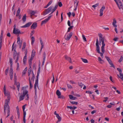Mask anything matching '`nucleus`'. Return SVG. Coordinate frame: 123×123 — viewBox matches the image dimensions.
Here are the masks:
<instances>
[{
    "label": "nucleus",
    "instance_id": "nucleus-8",
    "mask_svg": "<svg viewBox=\"0 0 123 123\" xmlns=\"http://www.w3.org/2000/svg\"><path fill=\"white\" fill-rule=\"evenodd\" d=\"M98 38L96 40V50L98 53H100L99 46L98 44Z\"/></svg>",
    "mask_w": 123,
    "mask_h": 123
},
{
    "label": "nucleus",
    "instance_id": "nucleus-12",
    "mask_svg": "<svg viewBox=\"0 0 123 123\" xmlns=\"http://www.w3.org/2000/svg\"><path fill=\"white\" fill-rule=\"evenodd\" d=\"M108 62L110 65L111 67H113L114 69L115 68V66L113 63L112 62L109 57H108Z\"/></svg>",
    "mask_w": 123,
    "mask_h": 123
},
{
    "label": "nucleus",
    "instance_id": "nucleus-49",
    "mask_svg": "<svg viewBox=\"0 0 123 123\" xmlns=\"http://www.w3.org/2000/svg\"><path fill=\"white\" fill-rule=\"evenodd\" d=\"M123 57L122 56H121V57L120 59L119 60H118V62H121L123 60Z\"/></svg>",
    "mask_w": 123,
    "mask_h": 123
},
{
    "label": "nucleus",
    "instance_id": "nucleus-36",
    "mask_svg": "<svg viewBox=\"0 0 123 123\" xmlns=\"http://www.w3.org/2000/svg\"><path fill=\"white\" fill-rule=\"evenodd\" d=\"M81 59L82 60V61L84 62L85 63H88V61L87 59H84L82 58H81Z\"/></svg>",
    "mask_w": 123,
    "mask_h": 123
},
{
    "label": "nucleus",
    "instance_id": "nucleus-28",
    "mask_svg": "<svg viewBox=\"0 0 123 123\" xmlns=\"http://www.w3.org/2000/svg\"><path fill=\"white\" fill-rule=\"evenodd\" d=\"M56 94L57 95L58 98L61 95V93L59 90H57L56 92Z\"/></svg>",
    "mask_w": 123,
    "mask_h": 123
},
{
    "label": "nucleus",
    "instance_id": "nucleus-53",
    "mask_svg": "<svg viewBox=\"0 0 123 123\" xmlns=\"http://www.w3.org/2000/svg\"><path fill=\"white\" fill-rule=\"evenodd\" d=\"M17 114L18 116V117H19L20 116V113H19V109H17Z\"/></svg>",
    "mask_w": 123,
    "mask_h": 123
},
{
    "label": "nucleus",
    "instance_id": "nucleus-13",
    "mask_svg": "<svg viewBox=\"0 0 123 123\" xmlns=\"http://www.w3.org/2000/svg\"><path fill=\"white\" fill-rule=\"evenodd\" d=\"M105 9V7L104 6H103L100 9V15L99 16H102L103 14V10Z\"/></svg>",
    "mask_w": 123,
    "mask_h": 123
},
{
    "label": "nucleus",
    "instance_id": "nucleus-30",
    "mask_svg": "<svg viewBox=\"0 0 123 123\" xmlns=\"http://www.w3.org/2000/svg\"><path fill=\"white\" fill-rule=\"evenodd\" d=\"M26 19V15L25 14L22 18V20L23 22H25Z\"/></svg>",
    "mask_w": 123,
    "mask_h": 123
},
{
    "label": "nucleus",
    "instance_id": "nucleus-61",
    "mask_svg": "<svg viewBox=\"0 0 123 123\" xmlns=\"http://www.w3.org/2000/svg\"><path fill=\"white\" fill-rule=\"evenodd\" d=\"M26 95V97H27V98H26L25 100H28L29 99V95L28 94V93Z\"/></svg>",
    "mask_w": 123,
    "mask_h": 123
},
{
    "label": "nucleus",
    "instance_id": "nucleus-5",
    "mask_svg": "<svg viewBox=\"0 0 123 123\" xmlns=\"http://www.w3.org/2000/svg\"><path fill=\"white\" fill-rule=\"evenodd\" d=\"M22 90H23V95H21L19 97V101H20L23 100L25 96L28 93V91L26 90L25 88V87H23L22 88Z\"/></svg>",
    "mask_w": 123,
    "mask_h": 123
},
{
    "label": "nucleus",
    "instance_id": "nucleus-39",
    "mask_svg": "<svg viewBox=\"0 0 123 123\" xmlns=\"http://www.w3.org/2000/svg\"><path fill=\"white\" fill-rule=\"evenodd\" d=\"M14 82L15 84L17 83V76L16 74L14 75Z\"/></svg>",
    "mask_w": 123,
    "mask_h": 123
},
{
    "label": "nucleus",
    "instance_id": "nucleus-26",
    "mask_svg": "<svg viewBox=\"0 0 123 123\" xmlns=\"http://www.w3.org/2000/svg\"><path fill=\"white\" fill-rule=\"evenodd\" d=\"M48 21V20H47L46 18L45 19L42 21L41 24V25H42L43 24L46 23Z\"/></svg>",
    "mask_w": 123,
    "mask_h": 123
},
{
    "label": "nucleus",
    "instance_id": "nucleus-40",
    "mask_svg": "<svg viewBox=\"0 0 123 123\" xmlns=\"http://www.w3.org/2000/svg\"><path fill=\"white\" fill-rule=\"evenodd\" d=\"M27 70V67H26L25 69L22 72L23 75H25L26 73Z\"/></svg>",
    "mask_w": 123,
    "mask_h": 123
},
{
    "label": "nucleus",
    "instance_id": "nucleus-38",
    "mask_svg": "<svg viewBox=\"0 0 123 123\" xmlns=\"http://www.w3.org/2000/svg\"><path fill=\"white\" fill-rule=\"evenodd\" d=\"M16 85L17 87V90L18 91H19V87L20 86L19 83L18 82L17 83H16Z\"/></svg>",
    "mask_w": 123,
    "mask_h": 123
},
{
    "label": "nucleus",
    "instance_id": "nucleus-9",
    "mask_svg": "<svg viewBox=\"0 0 123 123\" xmlns=\"http://www.w3.org/2000/svg\"><path fill=\"white\" fill-rule=\"evenodd\" d=\"M13 33L15 34H22L23 33V32L21 33L20 30L18 29H15L13 30Z\"/></svg>",
    "mask_w": 123,
    "mask_h": 123
},
{
    "label": "nucleus",
    "instance_id": "nucleus-34",
    "mask_svg": "<svg viewBox=\"0 0 123 123\" xmlns=\"http://www.w3.org/2000/svg\"><path fill=\"white\" fill-rule=\"evenodd\" d=\"M32 76L31 78V80H32L33 81H34V79L35 75L33 72L32 71Z\"/></svg>",
    "mask_w": 123,
    "mask_h": 123
},
{
    "label": "nucleus",
    "instance_id": "nucleus-43",
    "mask_svg": "<svg viewBox=\"0 0 123 123\" xmlns=\"http://www.w3.org/2000/svg\"><path fill=\"white\" fill-rule=\"evenodd\" d=\"M24 113V116L23 120H25V116L26 115V112L25 111H23Z\"/></svg>",
    "mask_w": 123,
    "mask_h": 123
},
{
    "label": "nucleus",
    "instance_id": "nucleus-1",
    "mask_svg": "<svg viewBox=\"0 0 123 123\" xmlns=\"http://www.w3.org/2000/svg\"><path fill=\"white\" fill-rule=\"evenodd\" d=\"M58 5L59 7H61L62 6V4L61 2H59L57 4L55 5L54 8L53 9H52V6H50L48 9L45 10V11L43 12V15H45L51 12L49 15L52 13L57 9L58 7Z\"/></svg>",
    "mask_w": 123,
    "mask_h": 123
},
{
    "label": "nucleus",
    "instance_id": "nucleus-55",
    "mask_svg": "<svg viewBox=\"0 0 123 123\" xmlns=\"http://www.w3.org/2000/svg\"><path fill=\"white\" fill-rule=\"evenodd\" d=\"M29 66H30V68H31V65H32V61H29Z\"/></svg>",
    "mask_w": 123,
    "mask_h": 123
},
{
    "label": "nucleus",
    "instance_id": "nucleus-50",
    "mask_svg": "<svg viewBox=\"0 0 123 123\" xmlns=\"http://www.w3.org/2000/svg\"><path fill=\"white\" fill-rule=\"evenodd\" d=\"M26 46V43L25 42H24L23 44V46L22 48V49H24Z\"/></svg>",
    "mask_w": 123,
    "mask_h": 123
},
{
    "label": "nucleus",
    "instance_id": "nucleus-7",
    "mask_svg": "<svg viewBox=\"0 0 123 123\" xmlns=\"http://www.w3.org/2000/svg\"><path fill=\"white\" fill-rule=\"evenodd\" d=\"M116 3L118 7L120 9L121 8L120 6H122V3L120 0H114Z\"/></svg>",
    "mask_w": 123,
    "mask_h": 123
},
{
    "label": "nucleus",
    "instance_id": "nucleus-27",
    "mask_svg": "<svg viewBox=\"0 0 123 123\" xmlns=\"http://www.w3.org/2000/svg\"><path fill=\"white\" fill-rule=\"evenodd\" d=\"M29 83H30V88L31 89L33 86L32 85V84L31 83V77L30 76L29 77Z\"/></svg>",
    "mask_w": 123,
    "mask_h": 123
},
{
    "label": "nucleus",
    "instance_id": "nucleus-62",
    "mask_svg": "<svg viewBox=\"0 0 123 123\" xmlns=\"http://www.w3.org/2000/svg\"><path fill=\"white\" fill-rule=\"evenodd\" d=\"M96 110H94L91 112V113L92 114H93L96 112Z\"/></svg>",
    "mask_w": 123,
    "mask_h": 123
},
{
    "label": "nucleus",
    "instance_id": "nucleus-59",
    "mask_svg": "<svg viewBox=\"0 0 123 123\" xmlns=\"http://www.w3.org/2000/svg\"><path fill=\"white\" fill-rule=\"evenodd\" d=\"M9 69V68H8L7 69H6L5 71V74L6 75H7Z\"/></svg>",
    "mask_w": 123,
    "mask_h": 123
},
{
    "label": "nucleus",
    "instance_id": "nucleus-20",
    "mask_svg": "<svg viewBox=\"0 0 123 123\" xmlns=\"http://www.w3.org/2000/svg\"><path fill=\"white\" fill-rule=\"evenodd\" d=\"M113 20V22L112 23V25L114 27H117V25L115 24L117 22L116 21L115 18Z\"/></svg>",
    "mask_w": 123,
    "mask_h": 123
},
{
    "label": "nucleus",
    "instance_id": "nucleus-10",
    "mask_svg": "<svg viewBox=\"0 0 123 123\" xmlns=\"http://www.w3.org/2000/svg\"><path fill=\"white\" fill-rule=\"evenodd\" d=\"M4 92L5 96H9L10 94V92H7L6 90V87L5 85L4 87Z\"/></svg>",
    "mask_w": 123,
    "mask_h": 123
},
{
    "label": "nucleus",
    "instance_id": "nucleus-6",
    "mask_svg": "<svg viewBox=\"0 0 123 123\" xmlns=\"http://www.w3.org/2000/svg\"><path fill=\"white\" fill-rule=\"evenodd\" d=\"M67 33V32L66 33V34L64 36V38L66 40L68 41L69 40L71 37H72L73 34V33L72 32H71L69 34V35H67V37H66V35Z\"/></svg>",
    "mask_w": 123,
    "mask_h": 123
},
{
    "label": "nucleus",
    "instance_id": "nucleus-16",
    "mask_svg": "<svg viewBox=\"0 0 123 123\" xmlns=\"http://www.w3.org/2000/svg\"><path fill=\"white\" fill-rule=\"evenodd\" d=\"M64 57L66 60L68 61L70 63L72 62L71 59L70 57L67 55H65Z\"/></svg>",
    "mask_w": 123,
    "mask_h": 123
},
{
    "label": "nucleus",
    "instance_id": "nucleus-33",
    "mask_svg": "<svg viewBox=\"0 0 123 123\" xmlns=\"http://www.w3.org/2000/svg\"><path fill=\"white\" fill-rule=\"evenodd\" d=\"M27 56H25L23 59V63L24 64H26V62Z\"/></svg>",
    "mask_w": 123,
    "mask_h": 123
},
{
    "label": "nucleus",
    "instance_id": "nucleus-11",
    "mask_svg": "<svg viewBox=\"0 0 123 123\" xmlns=\"http://www.w3.org/2000/svg\"><path fill=\"white\" fill-rule=\"evenodd\" d=\"M79 1L77 0H75L74 1V7L75 8L74 9V11H76L77 10V7Z\"/></svg>",
    "mask_w": 123,
    "mask_h": 123
},
{
    "label": "nucleus",
    "instance_id": "nucleus-45",
    "mask_svg": "<svg viewBox=\"0 0 123 123\" xmlns=\"http://www.w3.org/2000/svg\"><path fill=\"white\" fill-rule=\"evenodd\" d=\"M73 27H74V26H70V27H69L68 28L67 32H67H69L70 29H72Z\"/></svg>",
    "mask_w": 123,
    "mask_h": 123
},
{
    "label": "nucleus",
    "instance_id": "nucleus-18",
    "mask_svg": "<svg viewBox=\"0 0 123 123\" xmlns=\"http://www.w3.org/2000/svg\"><path fill=\"white\" fill-rule=\"evenodd\" d=\"M36 12L35 11L31 10H30L29 12V13L31 14V16L34 15Z\"/></svg>",
    "mask_w": 123,
    "mask_h": 123
},
{
    "label": "nucleus",
    "instance_id": "nucleus-31",
    "mask_svg": "<svg viewBox=\"0 0 123 123\" xmlns=\"http://www.w3.org/2000/svg\"><path fill=\"white\" fill-rule=\"evenodd\" d=\"M16 56V59L15 60V63H17V62L18 61V60L19 59V54H18Z\"/></svg>",
    "mask_w": 123,
    "mask_h": 123
},
{
    "label": "nucleus",
    "instance_id": "nucleus-17",
    "mask_svg": "<svg viewBox=\"0 0 123 123\" xmlns=\"http://www.w3.org/2000/svg\"><path fill=\"white\" fill-rule=\"evenodd\" d=\"M13 59L14 60H15L16 58V56H17L18 54H19L18 53H17V52L16 50H13Z\"/></svg>",
    "mask_w": 123,
    "mask_h": 123
},
{
    "label": "nucleus",
    "instance_id": "nucleus-58",
    "mask_svg": "<svg viewBox=\"0 0 123 123\" xmlns=\"http://www.w3.org/2000/svg\"><path fill=\"white\" fill-rule=\"evenodd\" d=\"M57 118L58 119V121L59 122H60L61 121V117L59 116L58 117H57Z\"/></svg>",
    "mask_w": 123,
    "mask_h": 123
},
{
    "label": "nucleus",
    "instance_id": "nucleus-35",
    "mask_svg": "<svg viewBox=\"0 0 123 123\" xmlns=\"http://www.w3.org/2000/svg\"><path fill=\"white\" fill-rule=\"evenodd\" d=\"M9 61H10V64H11L10 67H12V64H13L12 59V58H10Z\"/></svg>",
    "mask_w": 123,
    "mask_h": 123
},
{
    "label": "nucleus",
    "instance_id": "nucleus-24",
    "mask_svg": "<svg viewBox=\"0 0 123 123\" xmlns=\"http://www.w3.org/2000/svg\"><path fill=\"white\" fill-rule=\"evenodd\" d=\"M31 44L33 45L35 41V39L34 37H32L31 38Z\"/></svg>",
    "mask_w": 123,
    "mask_h": 123
},
{
    "label": "nucleus",
    "instance_id": "nucleus-52",
    "mask_svg": "<svg viewBox=\"0 0 123 123\" xmlns=\"http://www.w3.org/2000/svg\"><path fill=\"white\" fill-rule=\"evenodd\" d=\"M14 43L12 46V50H16V47H15L14 46Z\"/></svg>",
    "mask_w": 123,
    "mask_h": 123
},
{
    "label": "nucleus",
    "instance_id": "nucleus-54",
    "mask_svg": "<svg viewBox=\"0 0 123 123\" xmlns=\"http://www.w3.org/2000/svg\"><path fill=\"white\" fill-rule=\"evenodd\" d=\"M117 70L119 71V74L121 73L122 72V71L121 69L119 68H117Z\"/></svg>",
    "mask_w": 123,
    "mask_h": 123
},
{
    "label": "nucleus",
    "instance_id": "nucleus-46",
    "mask_svg": "<svg viewBox=\"0 0 123 123\" xmlns=\"http://www.w3.org/2000/svg\"><path fill=\"white\" fill-rule=\"evenodd\" d=\"M70 102L71 104H75L77 105L78 104V103L77 102H75V101H70Z\"/></svg>",
    "mask_w": 123,
    "mask_h": 123
},
{
    "label": "nucleus",
    "instance_id": "nucleus-37",
    "mask_svg": "<svg viewBox=\"0 0 123 123\" xmlns=\"http://www.w3.org/2000/svg\"><path fill=\"white\" fill-rule=\"evenodd\" d=\"M98 61H99L101 63H102L104 62V61L103 60H102L101 58L100 57H98Z\"/></svg>",
    "mask_w": 123,
    "mask_h": 123
},
{
    "label": "nucleus",
    "instance_id": "nucleus-19",
    "mask_svg": "<svg viewBox=\"0 0 123 123\" xmlns=\"http://www.w3.org/2000/svg\"><path fill=\"white\" fill-rule=\"evenodd\" d=\"M39 40H40L41 44V49H40V50L41 51L43 47L44 44H43V43L42 41V40L41 38H39Z\"/></svg>",
    "mask_w": 123,
    "mask_h": 123
},
{
    "label": "nucleus",
    "instance_id": "nucleus-48",
    "mask_svg": "<svg viewBox=\"0 0 123 123\" xmlns=\"http://www.w3.org/2000/svg\"><path fill=\"white\" fill-rule=\"evenodd\" d=\"M120 76V78L121 79L123 80V74L122 73L119 74Z\"/></svg>",
    "mask_w": 123,
    "mask_h": 123
},
{
    "label": "nucleus",
    "instance_id": "nucleus-32",
    "mask_svg": "<svg viewBox=\"0 0 123 123\" xmlns=\"http://www.w3.org/2000/svg\"><path fill=\"white\" fill-rule=\"evenodd\" d=\"M78 84L79 86L81 88H82L84 84L81 82H78Z\"/></svg>",
    "mask_w": 123,
    "mask_h": 123
},
{
    "label": "nucleus",
    "instance_id": "nucleus-56",
    "mask_svg": "<svg viewBox=\"0 0 123 123\" xmlns=\"http://www.w3.org/2000/svg\"><path fill=\"white\" fill-rule=\"evenodd\" d=\"M69 98L70 99H73L74 98V97L72 95H69Z\"/></svg>",
    "mask_w": 123,
    "mask_h": 123
},
{
    "label": "nucleus",
    "instance_id": "nucleus-15",
    "mask_svg": "<svg viewBox=\"0 0 123 123\" xmlns=\"http://www.w3.org/2000/svg\"><path fill=\"white\" fill-rule=\"evenodd\" d=\"M37 23L36 22L33 23L31 26V28L32 29H35L37 27Z\"/></svg>",
    "mask_w": 123,
    "mask_h": 123
},
{
    "label": "nucleus",
    "instance_id": "nucleus-4",
    "mask_svg": "<svg viewBox=\"0 0 123 123\" xmlns=\"http://www.w3.org/2000/svg\"><path fill=\"white\" fill-rule=\"evenodd\" d=\"M41 69L40 65H39L38 70L37 73V78H36L35 82L34 85V88L35 90V93H36L37 91V86H38V78L39 74L40 73V70Z\"/></svg>",
    "mask_w": 123,
    "mask_h": 123
},
{
    "label": "nucleus",
    "instance_id": "nucleus-60",
    "mask_svg": "<svg viewBox=\"0 0 123 123\" xmlns=\"http://www.w3.org/2000/svg\"><path fill=\"white\" fill-rule=\"evenodd\" d=\"M19 64L18 63H17V68L16 69L17 70H18L19 69Z\"/></svg>",
    "mask_w": 123,
    "mask_h": 123
},
{
    "label": "nucleus",
    "instance_id": "nucleus-64",
    "mask_svg": "<svg viewBox=\"0 0 123 123\" xmlns=\"http://www.w3.org/2000/svg\"><path fill=\"white\" fill-rule=\"evenodd\" d=\"M53 2L52 0H50L48 3V4H47L49 6L50 5L51 3H52Z\"/></svg>",
    "mask_w": 123,
    "mask_h": 123
},
{
    "label": "nucleus",
    "instance_id": "nucleus-51",
    "mask_svg": "<svg viewBox=\"0 0 123 123\" xmlns=\"http://www.w3.org/2000/svg\"><path fill=\"white\" fill-rule=\"evenodd\" d=\"M110 80L113 83H114L115 81L114 80L112 79V77L111 76H110L109 78Z\"/></svg>",
    "mask_w": 123,
    "mask_h": 123
},
{
    "label": "nucleus",
    "instance_id": "nucleus-14",
    "mask_svg": "<svg viewBox=\"0 0 123 123\" xmlns=\"http://www.w3.org/2000/svg\"><path fill=\"white\" fill-rule=\"evenodd\" d=\"M32 23L31 22H28L26 24H25V25L21 26V27L22 28H26L30 26L32 24Z\"/></svg>",
    "mask_w": 123,
    "mask_h": 123
},
{
    "label": "nucleus",
    "instance_id": "nucleus-21",
    "mask_svg": "<svg viewBox=\"0 0 123 123\" xmlns=\"http://www.w3.org/2000/svg\"><path fill=\"white\" fill-rule=\"evenodd\" d=\"M36 53V52L35 51V50L34 49L32 50V53L31 54V57H32L34 58L35 55V54Z\"/></svg>",
    "mask_w": 123,
    "mask_h": 123
},
{
    "label": "nucleus",
    "instance_id": "nucleus-25",
    "mask_svg": "<svg viewBox=\"0 0 123 123\" xmlns=\"http://www.w3.org/2000/svg\"><path fill=\"white\" fill-rule=\"evenodd\" d=\"M115 105V102H112V103H110V105H108V108H111L112 107V105Z\"/></svg>",
    "mask_w": 123,
    "mask_h": 123
},
{
    "label": "nucleus",
    "instance_id": "nucleus-23",
    "mask_svg": "<svg viewBox=\"0 0 123 123\" xmlns=\"http://www.w3.org/2000/svg\"><path fill=\"white\" fill-rule=\"evenodd\" d=\"M17 43H18V44L19 45H20V43L22 44V41H20V38L19 37H17Z\"/></svg>",
    "mask_w": 123,
    "mask_h": 123
},
{
    "label": "nucleus",
    "instance_id": "nucleus-3",
    "mask_svg": "<svg viewBox=\"0 0 123 123\" xmlns=\"http://www.w3.org/2000/svg\"><path fill=\"white\" fill-rule=\"evenodd\" d=\"M98 36L99 37V42L100 43L101 42L102 43V46L101 47V51L102 53H104L105 50L104 49V47L105 46V44L104 43V37H103L102 34L101 33L98 34Z\"/></svg>",
    "mask_w": 123,
    "mask_h": 123
},
{
    "label": "nucleus",
    "instance_id": "nucleus-2",
    "mask_svg": "<svg viewBox=\"0 0 123 123\" xmlns=\"http://www.w3.org/2000/svg\"><path fill=\"white\" fill-rule=\"evenodd\" d=\"M10 99L9 98L7 99H6L5 102V105H4V114L6 113V111L7 110V115L6 117H8L10 115V110L9 106L8 105V103L9 102Z\"/></svg>",
    "mask_w": 123,
    "mask_h": 123
},
{
    "label": "nucleus",
    "instance_id": "nucleus-57",
    "mask_svg": "<svg viewBox=\"0 0 123 123\" xmlns=\"http://www.w3.org/2000/svg\"><path fill=\"white\" fill-rule=\"evenodd\" d=\"M34 31H31V32L30 33V36H32L34 33Z\"/></svg>",
    "mask_w": 123,
    "mask_h": 123
},
{
    "label": "nucleus",
    "instance_id": "nucleus-63",
    "mask_svg": "<svg viewBox=\"0 0 123 123\" xmlns=\"http://www.w3.org/2000/svg\"><path fill=\"white\" fill-rule=\"evenodd\" d=\"M99 54H100V56H101V57L102 58H103V54L104 53H101L100 52V53H98Z\"/></svg>",
    "mask_w": 123,
    "mask_h": 123
},
{
    "label": "nucleus",
    "instance_id": "nucleus-22",
    "mask_svg": "<svg viewBox=\"0 0 123 123\" xmlns=\"http://www.w3.org/2000/svg\"><path fill=\"white\" fill-rule=\"evenodd\" d=\"M67 108L68 109L69 108L71 110H74L77 108V107L75 106H74L73 107L71 106H67Z\"/></svg>",
    "mask_w": 123,
    "mask_h": 123
},
{
    "label": "nucleus",
    "instance_id": "nucleus-42",
    "mask_svg": "<svg viewBox=\"0 0 123 123\" xmlns=\"http://www.w3.org/2000/svg\"><path fill=\"white\" fill-rule=\"evenodd\" d=\"M20 8H18L17 11L16 15L17 16H18L20 12Z\"/></svg>",
    "mask_w": 123,
    "mask_h": 123
},
{
    "label": "nucleus",
    "instance_id": "nucleus-47",
    "mask_svg": "<svg viewBox=\"0 0 123 123\" xmlns=\"http://www.w3.org/2000/svg\"><path fill=\"white\" fill-rule=\"evenodd\" d=\"M82 37L83 39V40L85 42L86 41V37H85V35H82Z\"/></svg>",
    "mask_w": 123,
    "mask_h": 123
},
{
    "label": "nucleus",
    "instance_id": "nucleus-44",
    "mask_svg": "<svg viewBox=\"0 0 123 123\" xmlns=\"http://www.w3.org/2000/svg\"><path fill=\"white\" fill-rule=\"evenodd\" d=\"M99 5V3H97L92 6V7L94 8V9H95V7L98 6Z\"/></svg>",
    "mask_w": 123,
    "mask_h": 123
},
{
    "label": "nucleus",
    "instance_id": "nucleus-41",
    "mask_svg": "<svg viewBox=\"0 0 123 123\" xmlns=\"http://www.w3.org/2000/svg\"><path fill=\"white\" fill-rule=\"evenodd\" d=\"M31 68H30V67L29 69L28 70V75L29 76L30 74H31Z\"/></svg>",
    "mask_w": 123,
    "mask_h": 123
},
{
    "label": "nucleus",
    "instance_id": "nucleus-29",
    "mask_svg": "<svg viewBox=\"0 0 123 123\" xmlns=\"http://www.w3.org/2000/svg\"><path fill=\"white\" fill-rule=\"evenodd\" d=\"M9 75L10 76V79L12 80L13 76V72H10L9 73Z\"/></svg>",
    "mask_w": 123,
    "mask_h": 123
}]
</instances>
